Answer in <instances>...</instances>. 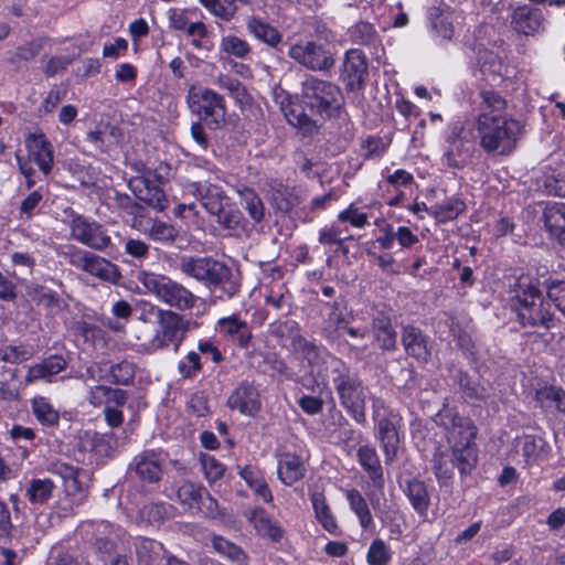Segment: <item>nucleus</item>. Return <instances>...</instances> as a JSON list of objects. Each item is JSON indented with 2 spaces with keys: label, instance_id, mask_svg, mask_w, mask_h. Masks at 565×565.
I'll list each match as a JSON object with an SVG mask.
<instances>
[{
  "label": "nucleus",
  "instance_id": "5",
  "mask_svg": "<svg viewBox=\"0 0 565 565\" xmlns=\"http://www.w3.org/2000/svg\"><path fill=\"white\" fill-rule=\"evenodd\" d=\"M138 281L145 287L146 292L154 296L169 308L175 309L174 311L192 310L196 305L198 297L184 285L169 276L140 271Z\"/></svg>",
  "mask_w": 565,
  "mask_h": 565
},
{
  "label": "nucleus",
  "instance_id": "56",
  "mask_svg": "<svg viewBox=\"0 0 565 565\" xmlns=\"http://www.w3.org/2000/svg\"><path fill=\"white\" fill-rule=\"evenodd\" d=\"M44 39H35L23 45L18 46L17 52L14 56L10 60V62L15 63L17 61H32L41 53L44 46Z\"/></svg>",
  "mask_w": 565,
  "mask_h": 565
},
{
  "label": "nucleus",
  "instance_id": "30",
  "mask_svg": "<svg viewBox=\"0 0 565 565\" xmlns=\"http://www.w3.org/2000/svg\"><path fill=\"white\" fill-rule=\"evenodd\" d=\"M269 200L271 205L282 213L290 212L299 204L295 190L276 181L270 183Z\"/></svg>",
  "mask_w": 565,
  "mask_h": 565
},
{
  "label": "nucleus",
  "instance_id": "26",
  "mask_svg": "<svg viewBox=\"0 0 565 565\" xmlns=\"http://www.w3.org/2000/svg\"><path fill=\"white\" fill-rule=\"evenodd\" d=\"M195 193L206 212L211 215L220 212V209L223 205H227V202L231 201L221 186L207 182H199L195 185Z\"/></svg>",
  "mask_w": 565,
  "mask_h": 565
},
{
  "label": "nucleus",
  "instance_id": "27",
  "mask_svg": "<svg viewBox=\"0 0 565 565\" xmlns=\"http://www.w3.org/2000/svg\"><path fill=\"white\" fill-rule=\"evenodd\" d=\"M404 493L414 511L419 516L425 518L430 505V495L426 483L417 478L409 479L404 487Z\"/></svg>",
  "mask_w": 565,
  "mask_h": 565
},
{
  "label": "nucleus",
  "instance_id": "28",
  "mask_svg": "<svg viewBox=\"0 0 565 565\" xmlns=\"http://www.w3.org/2000/svg\"><path fill=\"white\" fill-rule=\"evenodd\" d=\"M28 147L34 161L44 174H49L54 162L53 147L43 135H33L28 140Z\"/></svg>",
  "mask_w": 565,
  "mask_h": 565
},
{
  "label": "nucleus",
  "instance_id": "16",
  "mask_svg": "<svg viewBox=\"0 0 565 565\" xmlns=\"http://www.w3.org/2000/svg\"><path fill=\"white\" fill-rule=\"evenodd\" d=\"M544 15L541 9L521 6L511 14V26L519 34L534 35L544 29Z\"/></svg>",
  "mask_w": 565,
  "mask_h": 565
},
{
  "label": "nucleus",
  "instance_id": "36",
  "mask_svg": "<svg viewBox=\"0 0 565 565\" xmlns=\"http://www.w3.org/2000/svg\"><path fill=\"white\" fill-rule=\"evenodd\" d=\"M373 330L375 339L383 350L393 351L396 349V332L387 317L380 316L374 318Z\"/></svg>",
  "mask_w": 565,
  "mask_h": 565
},
{
  "label": "nucleus",
  "instance_id": "57",
  "mask_svg": "<svg viewBox=\"0 0 565 565\" xmlns=\"http://www.w3.org/2000/svg\"><path fill=\"white\" fill-rule=\"evenodd\" d=\"M289 349L299 354L301 358L312 361L318 356V348L311 341H308L300 333L292 339V342L288 344Z\"/></svg>",
  "mask_w": 565,
  "mask_h": 565
},
{
  "label": "nucleus",
  "instance_id": "32",
  "mask_svg": "<svg viewBox=\"0 0 565 565\" xmlns=\"http://www.w3.org/2000/svg\"><path fill=\"white\" fill-rule=\"evenodd\" d=\"M246 28L257 40L276 47L282 40L281 33L260 18L252 17L247 20Z\"/></svg>",
  "mask_w": 565,
  "mask_h": 565
},
{
  "label": "nucleus",
  "instance_id": "42",
  "mask_svg": "<svg viewBox=\"0 0 565 565\" xmlns=\"http://www.w3.org/2000/svg\"><path fill=\"white\" fill-rule=\"evenodd\" d=\"M213 216L216 217V223L224 230L235 232L242 228V213L231 201L227 202V205H223L220 212H215Z\"/></svg>",
  "mask_w": 565,
  "mask_h": 565
},
{
  "label": "nucleus",
  "instance_id": "8",
  "mask_svg": "<svg viewBox=\"0 0 565 565\" xmlns=\"http://www.w3.org/2000/svg\"><path fill=\"white\" fill-rule=\"evenodd\" d=\"M186 98L191 111L205 120L210 129L216 130L225 122L227 111L222 95L211 88L192 86Z\"/></svg>",
  "mask_w": 565,
  "mask_h": 565
},
{
  "label": "nucleus",
  "instance_id": "50",
  "mask_svg": "<svg viewBox=\"0 0 565 565\" xmlns=\"http://www.w3.org/2000/svg\"><path fill=\"white\" fill-rule=\"evenodd\" d=\"M54 484L50 479H34L26 489V497L34 504L44 503L51 495Z\"/></svg>",
  "mask_w": 565,
  "mask_h": 565
},
{
  "label": "nucleus",
  "instance_id": "60",
  "mask_svg": "<svg viewBox=\"0 0 565 565\" xmlns=\"http://www.w3.org/2000/svg\"><path fill=\"white\" fill-rule=\"evenodd\" d=\"M390 561V553L385 543L377 539L374 540L367 553V563L370 565H386Z\"/></svg>",
  "mask_w": 565,
  "mask_h": 565
},
{
  "label": "nucleus",
  "instance_id": "3",
  "mask_svg": "<svg viewBox=\"0 0 565 565\" xmlns=\"http://www.w3.org/2000/svg\"><path fill=\"white\" fill-rule=\"evenodd\" d=\"M330 381L341 406L358 424H364L366 422L365 403L369 388L359 374L341 360L332 359L330 362Z\"/></svg>",
  "mask_w": 565,
  "mask_h": 565
},
{
  "label": "nucleus",
  "instance_id": "38",
  "mask_svg": "<svg viewBox=\"0 0 565 565\" xmlns=\"http://www.w3.org/2000/svg\"><path fill=\"white\" fill-rule=\"evenodd\" d=\"M310 499L319 523L326 531L334 533L338 527L337 522L331 514L330 508L326 502L323 493L315 491L311 493Z\"/></svg>",
  "mask_w": 565,
  "mask_h": 565
},
{
  "label": "nucleus",
  "instance_id": "59",
  "mask_svg": "<svg viewBox=\"0 0 565 565\" xmlns=\"http://www.w3.org/2000/svg\"><path fill=\"white\" fill-rule=\"evenodd\" d=\"M103 137L98 149L107 151L111 147L118 146L122 139V131L119 127L110 124H102Z\"/></svg>",
  "mask_w": 565,
  "mask_h": 565
},
{
  "label": "nucleus",
  "instance_id": "31",
  "mask_svg": "<svg viewBox=\"0 0 565 565\" xmlns=\"http://www.w3.org/2000/svg\"><path fill=\"white\" fill-rule=\"evenodd\" d=\"M278 477L286 486H292L305 476L301 459L295 455H284L278 461Z\"/></svg>",
  "mask_w": 565,
  "mask_h": 565
},
{
  "label": "nucleus",
  "instance_id": "49",
  "mask_svg": "<svg viewBox=\"0 0 565 565\" xmlns=\"http://www.w3.org/2000/svg\"><path fill=\"white\" fill-rule=\"evenodd\" d=\"M347 499L350 503L351 509L358 515L361 526L363 529H367L372 523V515L365 499L355 489H351L348 491Z\"/></svg>",
  "mask_w": 565,
  "mask_h": 565
},
{
  "label": "nucleus",
  "instance_id": "18",
  "mask_svg": "<svg viewBox=\"0 0 565 565\" xmlns=\"http://www.w3.org/2000/svg\"><path fill=\"white\" fill-rule=\"evenodd\" d=\"M367 76V62L365 55L360 50H350L347 52L343 62L342 77L350 89H360L363 87Z\"/></svg>",
  "mask_w": 565,
  "mask_h": 565
},
{
  "label": "nucleus",
  "instance_id": "23",
  "mask_svg": "<svg viewBox=\"0 0 565 565\" xmlns=\"http://www.w3.org/2000/svg\"><path fill=\"white\" fill-rule=\"evenodd\" d=\"M402 344L406 353L417 360L426 361L430 356L428 339L417 327L406 326L403 328Z\"/></svg>",
  "mask_w": 565,
  "mask_h": 565
},
{
  "label": "nucleus",
  "instance_id": "11",
  "mask_svg": "<svg viewBox=\"0 0 565 565\" xmlns=\"http://www.w3.org/2000/svg\"><path fill=\"white\" fill-rule=\"evenodd\" d=\"M70 227L72 238L93 249L104 250L111 244V238L103 225L83 215H74Z\"/></svg>",
  "mask_w": 565,
  "mask_h": 565
},
{
  "label": "nucleus",
  "instance_id": "45",
  "mask_svg": "<svg viewBox=\"0 0 565 565\" xmlns=\"http://www.w3.org/2000/svg\"><path fill=\"white\" fill-rule=\"evenodd\" d=\"M454 461L450 454L436 451L433 457V469L438 482L441 486L448 483L452 477Z\"/></svg>",
  "mask_w": 565,
  "mask_h": 565
},
{
  "label": "nucleus",
  "instance_id": "2",
  "mask_svg": "<svg viewBox=\"0 0 565 565\" xmlns=\"http://www.w3.org/2000/svg\"><path fill=\"white\" fill-rule=\"evenodd\" d=\"M179 270L202 285L220 300L232 299L241 291V281L224 262L207 256H182Z\"/></svg>",
  "mask_w": 565,
  "mask_h": 565
},
{
  "label": "nucleus",
  "instance_id": "48",
  "mask_svg": "<svg viewBox=\"0 0 565 565\" xmlns=\"http://www.w3.org/2000/svg\"><path fill=\"white\" fill-rule=\"evenodd\" d=\"M542 286L548 300L565 316V280L546 278Z\"/></svg>",
  "mask_w": 565,
  "mask_h": 565
},
{
  "label": "nucleus",
  "instance_id": "15",
  "mask_svg": "<svg viewBox=\"0 0 565 565\" xmlns=\"http://www.w3.org/2000/svg\"><path fill=\"white\" fill-rule=\"evenodd\" d=\"M141 481L157 483L163 475V459L159 454L147 450L137 455L129 465Z\"/></svg>",
  "mask_w": 565,
  "mask_h": 565
},
{
  "label": "nucleus",
  "instance_id": "39",
  "mask_svg": "<svg viewBox=\"0 0 565 565\" xmlns=\"http://www.w3.org/2000/svg\"><path fill=\"white\" fill-rule=\"evenodd\" d=\"M211 542L214 551L226 557L233 564L244 565L246 563V554L236 544L218 535H213Z\"/></svg>",
  "mask_w": 565,
  "mask_h": 565
},
{
  "label": "nucleus",
  "instance_id": "37",
  "mask_svg": "<svg viewBox=\"0 0 565 565\" xmlns=\"http://www.w3.org/2000/svg\"><path fill=\"white\" fill-rule=\"evenodd\" d=\"M535 401L542 408L554 405L557 412L565 414V391L557 386H544L536 391Z\"/></svg>",
  "mask_w": 565,
  "mask_h": 565
},
{
  "label": "nucleus",
  "instance_id": "51",
  "mask_svg": "<svg viewBox=\"0 0 565 565\" xmlns=\"http://www.w3.org/2000/svg\"><path fill=\"white\" fill-rule=\"evenodd\" d=\"M244 209L255 223H260L265 216V206L258 194L250 189L242 192Z\"/></svg>",
  "mask_w": 565,
  "mask_h": 565
},
{
  "label": "nucleus",
  "instance_id": "63",
  "mask_svg": "<svg viewBox=\"0 0 565 565\" xmlns=\"http://www.w3.org/2000/svg\"><path fill=\"white\" fill-rule=\"evenodd\" d=\"M544 440L542 438H537L534 435H524L523 436V446L522 452L525 457V461L529 462L532 458L539 455L542 449Z\"/></svg>",
  "mask_w": 565,
  "mask_h": 565
},
{
  "label": "nucleus",
  "instance_id": "25",
  "mask_svg": "<svg viewBox=\"0 0 565 565\" xmlns=\"http://www.w3.org/2000/svg\"><path fill=\"white\" fill-rule=\"evenodd\" d=\"M97 367L102 373L100 380H107L117 385H129L135 379V364L127 360L114 364L102 361L97 363Z\"/></svg>",
  "mask_w": 565,
  "mask_h": 565
},
{
  "label": "nucleus",
  "instance_id": "24",
  "mask_svg": "<svg viewBox=\"0 0 565 565\" xmlns=\"http://www.w3.org/2000/svg\"><path fill=\"white\" fill-rule=\"evenodd\" d=\"M217 327L223 334L233 338L239 348L249 347L253 339L252 330L237 315L220 318Z\"/></svg>",
  "mask_w": 565,
  "mask_h": 565
},
{
  "label": "nucleus",
  "instance_id": "64",
  "mask_svg": "<svg viewBox=\"0 0 565 565\" xmlns=\"http://www.w3.org/2000/svg\"><path fill=\"white\" fill-rule=\"evenodd\" d=\"M338 217L341 222H350L355 227H363L367 223V215L359 212L353 205L342 211Z\"/></svg>",
  "mask_w": 565,
  "mask_h": 565
},
{
  "label": "nucleus",
  "instance_id": "1",
  "mask_svg": "<svg viewBox=\"0 0 565 565\" xmlns=\"http://www.w3.org/2000/svg\"><path fill=\"white\" fill-rule=\"evenodd\" d=\"M302 103L291 98L281 102L280 109L286 120L302 130L303 135H312L318 125L312 116L321 119L339 117L344 105V97L335 84L309 76L302 83Z\"/></svg>",
  "mask_w": 565,
  "mask_h": 565
},
{
  "label": "nucleus",
  "instance_id": "40",
  "mask_svg": "<svg viewBox=\"0 0 565 565\" xmlns=\"http://www.w3.org/2000/svg\"><path fill=\"white\" fill-rule=\"evenodd\" d=\"M465 210V202L460 199L452 198L441 204L433 206L430 213L439 223H446L456 220Z\"/></svg>",
  "mask_w": 565,
  "mask_h": 565
},
{
  "label": "nucleus",
  "instance_id": "44",
  "mask_svg": "<svg viewBox=\"0 0 565 565\" xmlns=\"http://www.w3.org/2000/svg\"><path fill=\"white\" fill-rule=\"evenodd\" d=\"M458 384L466 398L486 401L490 396L489 390L486 386L481 385L466 373H459Z\"/></svg>",
  "mask_w": 565,
  "mask_h": 565
},
{
  "label": "nucleus",
  "instance_id": "52",
  "mask_svg": "<svg viewBox=\"0 0 565 565\" xmlns=\"http://www.w3.org/2000/svg\"><path fill=\"white\" fill-rule=\"evenodd\" d=\"M149 238L163 243H172L178 236V231L162 221H153L151 226L145 230Z\"/></svg>",
  "mask_w": 565,
  "mask_h": 565
},
{
  "label": "nucleus",
  "instance_id": "17",
  "mask_svg": "<svg viewBox=\"0 0 565 565\" xmlns=\"http://www.w3.org/2000/svg\"><path fill=\"white\" fill-rule=\"evenodd\" d=\"M473 149L471 134L462 127L455 126L449 137V148L446 152L447 163L452 168H462Z\"/></svg>",
  "mask_w": 565,
  "mask_h": 565
},
{
  "label": "nucleus",
  "instance_id": "29",
  "mask_svg": "<svg viewBox=\"0 0 565 565\" xmlns=\"http://www.w3.org/2000/svg\"><path fill=\"white\" fill-rule=\"evenodd\" d=\"M66 365L67 362L62 355H51L41 363L30 366L25 380L32 383L42 379H49L62 372Z\"/></svg>",
  "mask_w": 565,
  "mask_h": 565
},
{
  "label": "nucleus",
  "instance_id": "20",
  "mask_svg": "<svg viewBox=\"0 0 565 565\" xmlns=\"http://www.w3.org/2000/svg\"><path fill=\"white\" fill-rule=\"evenodd\" d=\"M396 419L397 416L395 414H390V416H383L377 422V437L384 451L386 463L394 461L399 445Z\"/></svg>",
  "mask_w": 565,
  "mask_h": 565
},
{
  "label": "nucleus",
  "instance_id": "9",
  "mask_svg": "<svg viewBox=\"0 0 565 565\" xmlns=\"http://www.w3.org/2000/svg\"><path fill=\"white\" fill-rule=\"evenodd\" d=\"M435 423L445 430L449 445H473L477 427L469 417L456 409L444 407L436 414Z\"/></svg>",
  "mask_w": 565,
  "mask_h": 565
},
{
  "label": "nucleus",
  "instance_id": "61",
  "mask_svg": "<svg viewBox=\"0 0 565 565\" xmlns=\"http://www.w3.org/2000/svg\"><path fill=\"white\" fill-rule=\"evenodd\" d=\"M238 10V7L235 2V0H214V3L212 4L211 12L222 19L223 21H231L236 12Z\"/></svg>",
  "mask_w": 565,
  "mask_h": 565
},
{
  "label": "nucleus",
  "instance_id": "53",
  "mask_svg": "<svg viewBox=\"0 0 565 565\" xmlns=\"http://www.w3.org/2000/svg\"><path fill=\"white\" fill-rule=\"evenodd\" d=\"M223 52L238 58H244L250 52L248 43L235 35L224 36L221 41Z\"/></svg>",
  "mask_w": 565,
  "mask_h": 565
},
{
  "label": "nucleus",
  "instance_id": "58",
  "mask_svg": "<svg viewBox=\"0 0 565 565\" xmlns=\"http://www.w3.org/2000/svg\"><path fill=\"white\" fill-rule=\"evenodd\" d=\"M32 352L24 345H7L0 348V362L15 364L29 360Z\"/></svg>",
  "mask_w": 565,
  "mask_h": 565
},
{
  "label": "nucleus",
  "instance_id": "34",
  "mask_svg": "<svg viewBox=\"0 0 565 565\" xmlns=\"http://www.w3.org/2000/svg\"><path fill=\"white\" fill-rule=\"evenodd\" d=\"M239 476L245 480L255 494L260 497L265 502L273 500L271 492L264 478L263 472L255 466H246L239 470Z\"/></svg>",
  "mask_w": 565,
  "mask_h": 565
},
{
  "label": "nucleus",
  "instance_id": "4",
  "mask_svg": "<svg viewBox=\"0 0 565 565\" xmlns=\"http://www.w3.org/2000/svg\"><path fill=\"white\" fill-rule=\"evenodd\" d=\"M515 311L523 328H531L539 335L558 326V318L552 309V301L544 297L542 290L529 285L516 295Z\"/></svg>",
  "mask_w": 565,
  "mask_h": 565
},
{
  "label": "nucleus",
  "instance_id": "33",
  "mask_svg": "<svg viewBox=\"0 0 565 565\" xmlns=\"http://www.w3.org/2000/svg\"><path fill=\"white\" fill-rule=\"evenodd\" d=\"M248 521L253 524L255 530L264 536H268L274 541H278L282 536L281 529L274 522L264 509H254L249 511Z\"/></svg>",
  "mask_w": 565,
  "mask_h": 565
},
{
  "label": "nucleus",
  "instance_id": "21",
  "mask_svg": "<svg viewBox=\"0 0 565 565\" xmlns=\"http://www.w3.org/2000/svg\"><path fill=\"white\" fill-rule=\"evenodd\" d=\"M542 221L550 236L565 246V203H546L543 210Z\"/></svg>",
  "mask_w": 565,
  "mask_h": 565
},
{
  "label": "nucleus",
  "instance_id": "62",
  "mask_svg": "<svg viewBox=\"0 0 565 565\" xmlns=\"http://www.w3.org/2000/svg\"><path fill=\"white\" fill-rule=\"evenodd\" d=\"M201 369L200 355L193 351L186 355L185 360L180 361L178 364V370L184 379L193 377Z\"/></svg>",
  "mask_w": 565,
  "mask_h": 565
},
{
  "label": "nucleus",
  "instance_id": "47",
  "mask_svg": "<svg viewBox=\"0 0 565 565\" xmlns=\"http://www.w3.org/2000/svg\"><path fill=\"white\" fill-rule=\"evenodd\" d=\"M172 505L162 502H152L143 505L139 511V514L142 520L150 524H154L169 519L172 515Z\"/></svg>",
  "mask_w": 565,
  "mask_h": 565
},
{
  "label": "nucleus",
  "instance_id": "6",
  "mask_svg": "<svg viewBox=\"0 0 565 565\" xmlns=\"http://www.w3.org/2000/svg\"><path fill=\"white\" fill-rule=\"evenodd\" d=\"M480 146L488 153L501 156L510 154L516 147V142L523 134L522 124L512 117L497 119L493 122L483 121L477 127Z\"/></svg>",
  "mask_w": 565,
  "mask_h": 565
},
{
  "label": "nucleus",
  "instance_id": "46",
  "mask_svg": "<svg viewBox=\"0 0 565 565\" xmlns=\"http://www.w3.org/2000/svg\"><path fill=\"white\" fill-rule=\"evenodd\" d=\"M429 14L433 29L437 34L445 40H451L455 32L452 14L447 11H440L438 8H433Z\"/></svg>",
  "mask_w": 565,
  "mask_h": 565
},
{
  "label": "nucleus",
  "instance_id": "12",
  "mask_svg": "<svg viewBox=\"0 0 565 565\" xmlns=\"http://www.w3.org/2000/svg\"><path fill=\"white\" fill-rule=\"evenodd\" d=\"M70 264L106 281L116 282L120 276L114 264L86 250H75L71 254Z\"/></svg>",
  "mask_w": 565,
  "mask_h": 565
},
{
  "label": "nucleus",
  "instance_id": "10",
  "mask_svg": "<svg viewBox=\"0 0 565 565\" xmlns=\"http://www.w3.org/2000/svg\"><path fill=\"white\" fill-rule=\"evenodd\" d=\"M288 56L311 71H329L334 65L331 52L313 41L290 45Z\"/></svg>",
  "mask_w": 565,
  "mask_h": 565
},
{
  "label": "nucleus",
  "instance_id": "55",
  "mask_svg": "<svg viewBox=\"0 0 565 565\" xmlns=\"http://www.w3.org/2000/svg\"><path fill=\"white\" fill-rule=\"evenodd\" d=\"M200 462L209 482H215L223 477L225 467L215 457L206 454L201 455Z\"/></svg>",
  "mask_w": 565,
  "mask_h": 565
},
{
  "label": "nucleus",
  "instance_id": "35",
  "mask_svg": "<svg viewBox=\"0 0 565 565\" xmlns=\"http://www.w3.org/2000/svg\"><path fill=\"white\" fill-rule=\"evenodd\" d=\"M454 466L461 475H468L477 463V452L472 445H450Z\"/></svg>",
  "mask_w": 565,
  "mask_h": 565
},
{
  "label": "nucleus",
  "instance_id": "19",
  "mask_svg": "<svg viewBox=\"0 0 565 565\" xmlns=\"http://www.w3.org/2000/svg\"><path fill=\"white\" fill-rule=\"evenodd\" d=\"M129 188L139 202L157 210L163 211L168 206L164 192L145 178H136L129 182Z\"/></svg>",
  "mask_w": 565,
  "mask_h": 565
},
{
  "label": "nucleus",
  "instance_id": "7",
  "mask_svg": "<svg viewBox=\"0 0 565 565\" xmlns=\"http://www.w3.org/2000/svg\"><path fill=\"white\" fill-rule=\"evenodd\" d=\"M158 329L151 340V344L156 349H166L170 345L177 352L184 341L186 333L198 329L200 323L185 315L172 309H166L159 312L157 321Z\"/></svg>",
  "mask_w": 565,
  "mask_h": 565
},
{
  "label": "nucleus",
  "instance_id": "22",
  "mask_svg": "<svg viewBox=\"0 0 565 565\" xmlns=\"http://www.w3.org/2000/svg\"><path fill=\"white\" fill-rule=\"evenodd\" d=\"M356 457L371 484L375 489L382 490L385 484L384 472L375 448L367 445L361 446L358 449Z\"/></svg>",
  "mask_w": 565,
  "mask_h": 565
},
{
  "label": "nucleus",
  "instance_id": "54",
  "mask_svg": "<svg viewBox=\"0 0 565 565\" xmlns=\"http://www.w3.org/2000/svg\"><path fill=\"white\" fill-rule=\"evenodd\" d=\"M479 63L483 74L502 76L505 68L502 60L493 52H479Z\"/></svg>",
  "mask_w": 565,
  "mask_h": 565
},
{
  "label": "nucleus",
  "instance_id": "41",
  "mask_svg": "<svg viewBox=\"0 0 565 565\" xmlns=\"http://www.w3.org/2000/svg\"><path fill=\"white\" fill-rule=\"evenodd\" d=\"M32 411L36 419L46 426H55L58 424L60 414L47 398L38 396L32 399Z\"/></svg>",
  "mask_w": 565,
  "mask_h": 565
},
{
  "label": "nucleus",
  "instance_id": "14",
  "mask_svg": "<svg viewBox=\"0 0 565 565\" xmlns=\"http://www.w3.org/2000/svg\"><path fill=\"white\" fill-rule=\"evenodd\" d=\"M477 115V127L486 124L493 122L497 119L507 117V100L494 90H481L473 99Z\"/></svg>",
  "mask_w": 565,
  "mask_h": 565
},
{
  "label": "nucleus",
  "instance_id": "43",
  "mask_svg": "<svg viewBox=\"0 0 565 565\" xmlns=\"http://www.w3.org/2000/svg\"><path fill=\"white\" fill-rule=\"evenodd\" d=\"M204 494H206V490L203 487L189 481L183 482L177 490L178 501L190 509L199 507Z\"/></svg>",
  "mask_w": 565,
  "mask_h": 565
},
{
  "label": "nucleus",
  "instance_id": "13",
  "mask_svg": "<svg viewBox=\"0 0 565 565\" xmlns=\"http://www.w3.org/2000/svg\"><path fill=\"white\" fill-rule=\"evenodd\" d=\"M227 406L243 415L256 416L262 409V399L255 382L249 380L242 381L230 394Z\"/></svg>",
  "mask_w": 565,
  "mask_h": 565
}]
</instances>
